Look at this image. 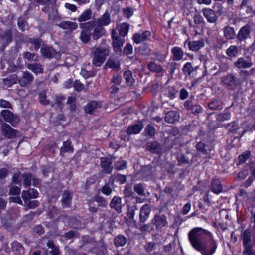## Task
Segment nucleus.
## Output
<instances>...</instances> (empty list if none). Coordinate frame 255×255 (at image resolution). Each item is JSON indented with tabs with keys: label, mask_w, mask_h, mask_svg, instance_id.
<instances>
[{
	"label": "nucleus",
	"mask_w": 255,
	"mask_h": 255,
	"mask_svg": "<svg viewBox=\"0 0 255 255\" xmlns=\"http://www.w3.org/2000/svg\"><path fill=\"white\" fill-rule=\"evenodd\" d=\"M188 238L193 247L203 255H212L217 248V242L211 232L197 227L188 233Z\"/></svg>",
	"instance_id": "1"
},
{
	"label": "nucleus",
	"mask_w": 255,
	"mask_h": 255,
	"mask_svg": "<svg viewBox=\"0 0 255 255\" xmlns=\"http://www.w3.org/2000/svg\"><path fill=\"white\" fill-rule=\"evenodd\" d=\"M110 50L108 47H99L93 51L94 57L92 59V64L96 67L100 66L109 55Z\"/></svg>",
	"instance_id": "2"
},
{
	"label": "nucleus",
	"mask_w": 255,
	"mask_h": 255,
	"mask_svg": "<svg viewBox=\"0 0 255 255\" xmlns=\"http://www.w3.org/2000/svg\"><path fill=\"white\" fill-rule=\"evenodd\" d=\"M220 81L222 85L229 90H235L240 84L239 80L232 73L221 77Z\"/></svg>",
	"instance_id": "3"
},
{
	"label": "nucleus",
	"mask_w": 255,
	"mask_h": 255,
	"mask_svg": "<svg viewBox=\"0 0 255 255\" xmlns=\"http://www.w3.org/2000/svg\"><path fill=\"white\" fill-rule=\"evenodd\" d=\"M151 222L158 231H163L168 226L167 218L164 214H155Z\"/></svg>",
	"instance_id": "4"
},
{
	"label": "nucleus",
	"mask_w": 255,
	"mask_h": 255,
	"mask_svg": "<svg viewBox=\"0 0 255 255\" xmlns=\"http://www.w3.org/2000/svg\"><path fill=\"white\" fill-rule=\"evenodd\" d=\"M0 115L5 121L10 123L13 126H14L19 121L18 116L17 115H14L8 110H2Z\"/></svg>",
	"instance_id": "5"
},
{
	"label": "nucleus",
	"mask_w": 255,
	"mask_h": 255,
	"mask_svg": "<svg viewBox=\"0 0 255 255\" xmlns=\"http://www.w3.org/2000/svg\"><path fill=\"white\" fill-rule=\"evenodd\" d=\"M234 66L238 69L250 68L253 65L250 57H240L233 63Z\"/></svg>",
	"instance_id": "6"
},
{
	"label": "nucleus",
	"mask_w": 255,
	"mask_h": 255,
	"mask_svg": "<svg viewBox=\"0 0 255 255\" xmlns=\"http://www.w3.org/2000/svg\"><path fill=\"white\" fill-rule=\"evenodd\" d=\"M34 77L32 73L28 71H24L22 75L19 78H18V84L21 87H24L30 85L33 81Z\"/></svg>",
	"instance_id": "7"
},
{
	"label": "nucleus",
	"mask_w": 255,
	"mask_h": 255,
	"mask_svg": "<svg viewBox=\"0 0 255 255\" xmlns=\"http://www.w3.org/2000/svg\"><path fill=\"white\" fill-rule=\"evenodd\" d=\"M0 39L2 45L7 46L13 40V30L12 29L0 31Z\"/></svg>",
	"instance_id": "8"
},
{
	"label": "nucleus",
	"mask_w": 255,
	"mask_h": 255,
	"mask_svg": "<svg viewBox=\"0 0 255 255\" xmlns=\"http://www.w3.org/2000/svg\"><path fill=\"white\" fill-rule=\"evenodd\" d=\"M251 26L246 24L243 26L239 31L236 38L238 41L241 42L250 37Z\"/></svg>",
	"instance_id": "9"
},
{
	"label": "nucleus",
	"mask_w": 255,
	"mask_h": 255,
	"mask_svg": "<svg viewBox=\"0 0 255 255\" xmlns=\"http://www.w3.org/2000/svg\"><path fill=\"white\" fill-rule=\"evenodd\" d=\"M1 128L2 134L8 138H14L16 136L17 131L14 129L6 123H3L2 124Z\"/></svg>",
	"instance_id": "10"
},
{
	"label": "nucleus",
	"mask_w": 255,
	"mask_h": 255,
	"mask_svg": "<svg viewBox=\"0 0 255 255\" xmlns=\"http://www.w3.org/2000/svg\"><path fill=\"white\" fill-rule=\"evenodd\" d=\"M100 165L103 169V172L107 174H111L113 167L112 162L110 158L108 157H102L100 158Z\"/></svg>",
	"instance_id": "11"
},
{
	"label": "nucleus",
	"mask_w": 255,
	"mask_h": 255,
	"mask_svg": "<svg viewBox=\"0 0 255 255\" xmlns=\"http://www.w3.org/2000/svg\"><path fill=\"white\" fill-rule=\"evenodd\" d=\"M151 206L148 204H144L140 210L139 222L144 223L149 217L151 212Z\"/></svg>",
	"instance_id": "12"
},
{
	"label": "nucleus",
	"mask_w": 255,
	"mask_h": 255,
	"mask_svg": "<svg viewBox=\"0 0 255 255\" xmlns=\"http://www.w3.org/2000/svg\"><path fill=\"white\" fill-rule=\"evenodd\" d=\"M241 239L243 241V247L252 245V232L249 228L244 230L241 234Z\"/></svg>",
	"instance_id": "13"
},
{
	"label": "nucleus",
	"mask_w": 255,
	"mask_h": 255,
	"mask_svg": "<svg viewBox=\"0 0 255 255\" xmlns=\"http://www.w3.org/2000/svg\"><path fill=\"white\" fill-rule=\"evenodd\" d=\"M151 33L150 31L146 30L140 33H136L133 35L132 39L133 41L136 44L144 42L146 40L148 39L151 36Z\"/></svg>",
	"instance_id": "14"
},
{
	"label": "nucleus",
	"mask_w": 255,
	"mask_h": 255,
	"mask_svg": "<svg viewBox=\"0 0 255 255\" xmlns=\"http://www.w3.org/2000/svg\"><path fill=\"white\" fill-rule=\"evenodd\" d=\"M73 198V192L69 190H64L63 192L61 203L63 208H68L70 206Z\"/></svg>",
	"instance_id": "15"
},
{
	"label": "nucleus",
	"mask_w": 255,
	"mask_h": 255,
	"mask_svg": "<svg viewBox=\"0 0 255 255\" xmlns=\"http://www.w3.org/2000/svg\"><path fill=\"white\" fill-rule=\"evenodd\" d=\"M146 149L153 154H160L162 151V146L157 141H152L146 143Z\"/></svg>",
	"instance_id": "16"
},
{
	"label": "nucleus",
	"mask_w": 255,
	"mask_h": 255,
	"mask_svg": "<svg viewBox=\"0 0 255 255\" xmlns=\"http://www.w3.org/2000/svg\"><path fill=\"white\" fill-rule=\"evenodd\" d=\"M143 128L142 121H139L137 123L130 125L127 129L126 132L128 134H135L140 132Z\"/></svg>",
	"instance_id": "17"
},
{
	"label": "nucleus",
	"mask_w": 255,
	"mask_h": 255,
	"mask_svg": "<svg viewBox=\"0 0 255 255\" xmlns=\"http://www.w3.org/2000/svg\"><path fill=\"white\" fill-rule=\"evenodd\" d=\"M40 52L44 58L49 59L52 58L56 54V51L52 47L46 45H42Z\"/></svg>",
	"instance_id": "18"
},
{
	"label": "nucleus",
	"mask_w": 255,
	"mask_h": 255,
	"mask_svg": "<svg viewBox=\"0 0 255 255\" xmlns=\"http://www.w3.org/2000/svg\"><path fill=\"white\" fill-rule=\"evenodd\" d=\"M101 103L96 101H91L87 103L84 107V111L86 114H92L95 110L101 108Z\"/></svg>",
	"instance_id": "19"
},
{
	"label": "nucleus",
	"mask_w": 255,
	"mask_h": 255,
	"mask_svg": "<svg viewBox=\"0 0 255 255\" xmlns=\"http://www.w3.org/2000/svg\"><path fill=\"white\" fill-rule=\"evenodd\" d=\"M202 13L207 21L210 23H215L217 20V16L214 11L210 8H204Z\"/></svg>",
	"instance_id": "20"
},
{
	"label": "nucleus",
	"mask_w": 255,
	"mask_h": 255,
	"mask_svg": "<svg viewBox=\"0 0 255 255\" xmlns=\"http://www.w3.org/2000/svg\"><path fill=\"white\" fill-rule=\"evenodd\" d=\"M55 25L58 26L59 27L63 29L68 30L70 32L73 31L74 30L76 29L78 27V24L77 23L69 21H63L60 23H56Z\"/></svg>",
	"instance_id": "21"
},
{
	"label": "nucleus",
	"mask_w": 255,
	"mask_h": 255,
	"mask_svg": "<svg viewBox=\"0 0 255 255\" xmlns=\"http://www.w3.org/2000/svg\"><path fill=\"white\" fill-rule=\"evenodd\" d=\"M186 43L188 44L189 49L193 51H197L204 46V41L203 39H200L197 41H186L185 44Z\"/></svg>",
	"instance_id": "22"
},
{
	"label": "nucleus",
	"mask_w": 255,
	"mask_h": 255,
	"mask_svg": "<svg viewBox=\"0 0 255 255\" xmlns=\"http://www.w3.org/2000/svg\"><path fill=\"white\" fill-rule=\"evenodd\" d=\"M110 206L117 213H121L122 212V207L121 198L116 196H114L110 203Z\"/></svg>",
	"instance_id": "23"
},
{
	"label": "nucleus",
	"mask_w": 255,
	"mask_h": 255,
	"mask_svg": "<svg viewBox=\"0 0 255 255\" xmlns=\"http://www.w3.org/2000/svg\"><path fill=\"white\" fill-rule=\"evenodd\" d=\"M179 119V115L178 112L170 111L165 114V121L168 123H174Z\"/></svg>",
	"instance_id": "24"
},
{
	"label": "nucleus",
	"mask_w": 255,
	"mask_h": 255,
	"mask_svg": "<svg viewBox=\"0 0 255 255\" xmlns=\"http://www.w3.org/2000/svg\"><path fill=\"white\" fill-rule=\"evenodd\" d=\"M11 249L12 252L16 255H23L25 253V250L23 245L16 241H14L11 243Z\"/></svg>",
	"instance_id": "25"
},
{
	"label": "nucleus",
	"mask_w": 255,
	"mask_h": 255,
	"mask_svg": "<svg viewBox=\"0 0 255 255\" xmlns=\"http://www.w3.org/2000/svg\"><path fill=\"white\" fill-rule=\"evenodd\" d=\"M105 67L112 69L113 70L118 71L120 70V63L119 60L109 58L105 63Z\"/></svg>",
	"instance_id": "26"
},
{
	"label": "nucleus",
	"mask_w": 255,
	"mask_h": 255,
	"mask_svg": "<svg viewBox=\"0 0 255 255\" xmlns=\"http://www.w3.org/2000/svg\"><path fill=\"white\" fill-rule=\"evenodd\" d=\"M27 68L32 71L34 74H42L44 70L42 65L38 63H28L26 65Z\"/></svg>",
	"instance_id": "27"
},
{
	"label": "nucleus",
	"mask_w": 255,
	"mask_h": 255,
	"mask_svg": "<svg viewBox=\"0 0 255 255\" xmlns=\"http://www.w3.org/2000/svg\"><path fill=\"white\" fill-rule=\"evenodd\" d=\"M125 39L121 37L114 39L112 41L114 51L116 53H120L122 52V47L123 46Z\"/></svg>",
	"instance_id": "28"
},
{
	"label": "nucleus",
	"mask_w": 255,
	"mask_h": 255,
	"mask_svg": "<svg viewBox=\"0 0 255 255\" xmlns=\"http://www.w3.org/2000/svg\"><path fill=\"white\" fill-rule=\"evenodd\" d=\"M74 148L71 144V142L70 140L64 141L63 143V146L60 149V155L63 157L64 154L67 152H73Z\"/></svg>",
	"instance_id": "29"
},
{
	"label": "nucleus",
	"mask_w": 255,
	"mask_h": 255,
	"mask_svg": "<svg viewBox=\"0 0 255 255\" xmlns=\"http://www.w3.org/2000/svg\"><path fill=\"white\" fill-rule=\"evenodd\" d=\"M211 189L215 194H219L222 191L221 182L218 179H213L211 183Z\"/></svg>",
	"instance_id": "30"
},
{
	"label": "nucleus",
	"mask_w": 255,
	"mask_h": 255,
	"mask_svg": "<svg viewBox=\"0 0 255 255\" xmlns=\"http://www.w3.org/2000/svg\"><path fill=\"white\" fill-rule=\"evenodd\" d=\"M172 59L174 61H180L183 58L184 52L182 49L179 47H174L171 49Z\"/></svg>",
	"instance_id": "31"
},
{
	"label": "nucleus",
	"mask_w": 255,
	"mask_h": 255,
	"mask_svg": "<svg viewBox=\"0 0 255 255\" xmlns=\"http://www.w3.org/2000/svg\"><path fill=\"white\" fill-rule=\"evenodd\" d=\"M105 33V29L101 25H97L94 27L91 35L93 39L96 40L104 35Z\"/></svg>",
	"instance_id": "32"
},
{
	"label": "nucleus",
	"mask_w": 255,
	"mask_h": 255,
	"mask_svg": "<svg viewBox=\"0 0 255 255\" xmlns=\"http://www.w3.org/2000/svg\"><path fill=\"white\" fill-rule=\"evenodd\" d=\"M123 77L126 81V83L128 86L131 87L135 82L134 79L132 76V73L130 70H127L123 73Z\"/></svg>",
	"instance_id": "33"
},
{
	"label": "nucleus",
	"mask_w": 255,
	"mask_h": 255,
	"mask_svg": "<svg viewBox=\"0 0 255 255\" xmlns=\"http://www.w3.org/2000/svg\"><path fill=\"white\" fill-rule=\"evenodd\" d=\"M3 83L7 87H10L15 83H18V76L16 74H12L3 79Z\"/></svg>",
	"instance_id": "34"
},
{
	"label": "nucleus",
	"mask_w": 255,
	"mask_h": 255,
	"mask_svg": "<svg viewBox=\"0 0 255 255\" xmlns=\"http://www.w3.org/2000/svg\"><path fill=\"white\" fill-rule=\"evenodd\" d=\"M224 35L227 39L232 40L235 37V31L233 27L227 26L224 28Z\"/></svg>",
	"instance_id": "35"
},
{
	"label": "nucleus",
	"mask_w": 255,
	"mask_h": 255,
	"mask_svg": "<svg viewBox=\"0 0 255 255\" xmlns=\"http://www.w3.org/2000/svg\"><path fill=\"white\" fill-rule=\"evenodd\" d=\"M47 246L51 250L49 251V255H60V251L58 246H56L51 240H48L47 243Z\"/></svg>",
	"instance_id": "36"
},
{
	"label": "nucleus",
	"mask_w": 255,
	"mask_h": 255,
	"mask_svg": "<svg viewBox=\"0 0 255 255\" xmlns=\"http://www.w3.org/2000/svg\"><path fill=\"white\" fill-rule=\"evenodd\" d=\"M127 242V238L122 235L117 236L114 239V244L116 247H123Z\"/></svg>",
	"instance_id": "37"
},
{
	"label": "nucleus",
	"mask_w": 255,
	"mask_h": 255,
	"mask_svg": "<svg viewBox=\"0 0 255 255\" xmlns=\"http://www.w3.org/2000/svg\"><path fill=\"white\" fill-rule=\"evenodd\" d=\"M239 51V48L237 46L231 45L226 50V54L231 59L232 58H235L237 56Z\"/></svg>",
	"instance_id": "38"
},
{
	"label": "nucleus",
	"mask_w": 255,
	"mask_h": 255,
	"mask_svg": "<svg viewBox=\"0 0 255 255\" xmlns=\"http://www.w3.org/2000/svg\"><path fill=\"white\" fill-rule=\"evenodd\" d=\"M111 21L110 14L108 12L105 13L97 21L98 25L102 27L108 25Z\"/></svg>",
	"instance_id": "39"
},
{
	"label": "nucleus",
	"mask_w": 255,
	"mask_h": 255,
	"mask_svg": "<svg viewBox=\"0 0 255 255\" xmlns=\"http://www.w3.org/2000/svg\"><path fill=\"white\" fill-rule=\"evenodd\" d=\"M48 20L50 23L54 24L58 23L57 22L60 21V17L58 14V11L56 9H52V12L48 16Z\"/></svg>",
	"instance_id": "40"
},
{
	"label": "nucleus",
	"mask_w": 255,
	"mask_h": 255,
	"mask_svg": "<svg viewBox=\"0 0 255 255\" xmlns=\"http://www.w3.org/2000/svg\"><path fill=\"white\" fill-rule=\"evenodd\" d=\"M23 57L24 59H27L29 61H38L39 59V56L34 53H31L26 51L23 54Z\"/></svg>",
	"instance_id": "41"
},
{
	"label": "nucleus",
	"mask_w": 255,
	"mask_h": 255,
	"mask_svg": "<svg viewBox=\"0 0 255 255\" xmlns=\"http://www.w3.org/2000/svg\"><path fill=\"white\" fill-rule=\"evenodd\" d=\"M92 14V11L90 9L85 10L78 18V21L84 22L90 19L91 18Z\"/></svg>",
	"instance_id": "42"
},
{
	"label": "nucleus",
	"mask_w": 255,
	"mask_h": 255,
	"mask_svg": "<svg viewBox=\"0 0 255 255\" xmlns=\"http://www.w3.org/2000/svg\"><path fill=\"white\" fill-rule=\"evenodd\" d=\"M67 104L69 105L71 112H74L77 111L76 99L75 97H69Z\"/></svg>",
	"instance_id": "43"
},
{
	"label": "nucleus",
	"mask_w": 255,
	"mask_h": 255,
	"mask_svg": "<svg viewBox=\"0 0 255 255\" xmlns=\"http://www.w3.org/2000/svg\"><path fill=\"white\" fill-rule=\"evenodd\" d=\"M32 177V175L30 173L23 174L22 178L23 179V185L25 188L30 186Z\"/></svg>",
	"instance_id": "44"
},
{
	"label": "nucleus",
	"mask_w": 255,
	"mask_h": 255,
	"mask_svg": "<svg viewBox=\"0 0 255 255\" xmlns=\"http://www.w3.org/2000/svg\"><path fill=\"white\" fill-rule=\"evenodd\" d=\"M129 30V24L127 23H123L120 26L119 32L121 36L124 38L127 35Z\"/></svg>",
	"instance_id": "45"
},
{
	"label": "nucleus",
	"mask_w": 255,
	"mask_h": 255,
	"mask_svg": "<svg viewBox=\"0 0 255 255\" xmlns=\"http://www.w3.org/2000/svg\"><path fill=\"white\" fill-rule=\"evenodd\" d=\"M208 107L212 110H220L222 109V102L217 100H215L208 103Z\"/></svg>",
	"instance_id": "46"
},
{
	"label": "nucleus",
	"mask_w": 255,
	"mask_h": 255,
	"mask_svg": "<svg viewBox=\"0 0 255 255\" xmlns=\"http://www.w3.org/2000/svg\"><path fill=\"white\" fill-rule=\"evenodd\" d=\"M147 68L150 71L154 72L159 73L162 70V67L160 65H157L153 62L149 63L147 65Z\"/></svg>",
	"instance_id": "47"
},
{
	"label": "nucleus",
	"mask_w": 255,
	"mask_h": 255,
	"mask_svg": "<svg viewBox=\"0 0 255 255\" xmlns=\"http://www.w3.org/2000/svg\"><path fill=\"white\" fill-rule=\"evenodd\" d=\"M95 23V21H89L86 23H81L80 24V26L83 29L82 30H85L86 31L88 32V31H90L96 26Z\"/></svg>",
	"instance_id": "48"
},
{
	"label": "nucleus",
	"mask_w": 255,
	"mask_h": 255,
	"mask_svg": "<svg viewBox=\"0 0 255 255\" xmlns=\"http://www.w3.org/2000/svg\"><path fill=\"white\" fill-rule=\"evenodd\" d=\"M139 224L140 225L139 229L142 232L150 233L151 231L153 229L150 224H144V223H142L139 222Z\"/></svg>",
	"instance_id": "49"
},
{
	"label": "nucleus",
	"mask_w": 255,
	"mask_h": 255,
	"mask_svg": "<svg viewBox=\"0 0 255 255\" xmlns=\"http://www.w3.org/2000/svg\"><path fill=\"white\" fill-rule=\"evenodd\" d=\"M28 42L34 45V50L38 51L40 48L42 42L40 38H29Z\"/></svg>",
	"instance_id": "50"
},
{
	"label": "nucleus",
	"mask_w": 255,
	"mask_h": 255,
	"mask_svg": "<svg viewBox=\"0 0 255 255\" xmlns=\"http://www.w3.org/2000/svg\"><path fill=\"white\" fill-rule=\"evenodd\" d=\"M95 201L98 203L99 206L102 207H106L108 205V201L101 196H95Z\"/></svg>",
	"instance_id": "51"
},
{
	"label": "nucleus",
	"mask_w": 255,
	"mask_h": 255,
	"mask_svg": "<svg viewBox=\"0 0 255 255\" xmlns=\"http://www.w3.org/2000/svg\"><path fill=\"white\" fill-rule=\"evenodd\" d=\"M134 191L140 196H145V188L141 184H136L133 187Z\"/></svg>",
	"instance_id": "52"
},
{
	"label": "nucleus",
	"mask_w": 255,
	"mask_h": 255,
	"mask_svg": "<svg viewBox=\"0 0 255 255\" xmlns=\"http://www.w3.org/2000/svg\"><path fill=\"white\" fill-rule=\"evenodd\" d=\"M142 172L145 177L151 176L152 174V166L151 165H148L144 166L142 168Z\"/></svg>",
	"instance_id": "53"
},
{
	"label": "nucleus",
	"mask_w": 255,
	"mask_h": 255,
	"mask_svg": "<svg viewBox=\"0 0 255 255\" xmlns=\"http://www.w3.org/2000/svg\"><path fill=\"white\" fill-rule=\"evenodd\" d=\"M17 25L18 28L22 31H24L27 27V23L22 17L18 18Z\"/></svg>",
	"instance_id": "54"
},
{
	"label": "nucleus",
	"mask_w": 255,
	"mask_h": 255,
	"mask_svg": "<svg viewBox=\"0 0 255 255\" xmlns=\"http://www.w3.org/2000/svg\"><path fill=\"white\" fill-rule=\"evenodd\" d=\"M251 155L250 151H246L238 157L239 164L244 163L249 158Z\"/></svg>",
	"instance_id": "55"
},
{
	"label": "nucleus",
	"mask_w": 255,
	"mask_h": 255,
	"mask_svg": "<svg viewBox=\"0 0 255 255\" xmlns=\"http://www.w3.org/2000/svg\"><path fill=\"white\" fill-rule=\"evenodd\" d=\"M80 39L84 43H88L90 40V34L85 30H82L81 32Z\"/></svg>",
	"instance_id": "56"
},
{
	"label": "nucleus",
	"mask_w": 255,
	"mask_h": 255,
	"mask_svg": "<svg viewBox=\"0 0 255 255\" xmlns=\"http://www.w3.org/2000/svg\"><path fill=\"white\" fill-rule=\"evenodd\" d=\"M112 190V188L110 187V184L108 183H106L101 189V192L106 196L110 195Z\"/></svg>",
	"instance_id": "57"
},
{
	"label": "nucleus",
	"mask_w": 255,
	"mask_h": 255,
	"mask_svg": "<svg viewBox=\"0 0 255 255\" xmlns=\"http://www.w3.org/2000/svg\"><path fill=\"white\" fill-rule=\"evenodd\" d=\"M205 144L202 142H198L196 145V148L198 152H201L203 155H207L208 154V151L205 148Z\"/></svg>",
	"instance_id": "58"
},
{
	"label": "nucleus",
	"mask_w": 255,
	"mask_h": 255,
	"mask_svg": "<svg viewBox=\"0 0 255 255\" xmlns=\"http://www.w3.org/2000/svg\"><path fill=\"white\" fill-rule=\"evenodd\" d=\"M219 70L216 71L215 74H217L220 72H226L229 69V66L226 62H221L219 65Z\"/></svg>",
	"instance_id": "59"
},
{
	"label": "nucleus",
	"mask_w": 255,
	"mask_h": 255,
	"mask_svg": "<svg viewBox=\"0 0 255 255\" xmlns=\"http://www.w3.org/2000/svg\"><path fill=\"white\" fill-rule=\"evenodd\" d=\"M193 71L194 68L191 63L187 62L184 65L183 71L185 74H188L189 76Z\"/></svg>",
	"instance_id": "60"
},
{
	"label": "nucleus",
	"mask_w": 255,
	"mask_h": 255,
	"mask_svg": "<svg viewBox=\"0 0 255 255\" xmlns=\"http://www.w3.org/2000/svg\"><path fill=\"white\" fill-rule=\"evenodd\" d=\"M39 102L41 104L46 105L50 104L49 100L46 99V94L45 92H40L39 94Z\"/></svg>",
	"instance_id": "61"
},
{
	"label": "nucleus",
	"mask_w": 255,
	"mask_h": 255,
	"mask_svg": "<svg viewBox=\"0 0 255 255\" xmlns=\"http://www.w3.org/2000/svg\"><path fill=\"white\" fill-rule=\"evenodd\" d=\"M125 197L129 198L133 195V192L132 191L130 185L127 184L125 187L123 191Z\"/></svg>",
	"instance_id": "62"
},
{
	"label": "nucleus",
	"mask_w": 255,
	"mask_h": 255,
	"mask_svg": "<svg viewBox=\"0 0 255 255\" xmlns=\"http://www.w3.org/2000/svg\"><path fill=\"white\" fill-rule=\"evenodd\" d=\"M134 9L132 7H127L123 9V13L124 17L130 18L133 14Z\"/></svg>",
	"instance_id": "63"
},
{
	"label": "nucleus",
	"mask_w": 255,
	"mask_h": 255,
	"mask_svg": "<svg viewBox=\"0 0 255 255\" xmlns=\"http://www.w3.org/2000/svg\"><path fill=\"white\" fill-rule=\"evenodd\" d=\"M155 131V130L154 128L150 124L147 126L145 129V132L146 135L150 137L153 136L154 135Z\"/></svg>",
	"instance_id": "64"
}]
</instances>
